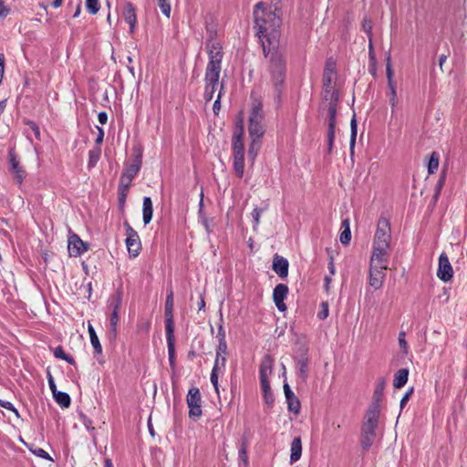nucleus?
Segmentation results:
<instances>
[{"instance_id": "nucleus-59", "label": "nucleus", "mask_w": 467, "mask_h": 467, "mask_svg": "<svg viewBox=\"0 0 467 467\" xmlns=\"http://www.w3.org/2000/svg\"><path fill=\"white\" fill-rule=\"evenodd\" d=\"M204 306H205V302H204L203 298H201L200 303H199V308L203 309Z\"/></svg>"}, {"instance_id": "nucleus-9", "label": "nucleus", "mask_w": 467, "mask_h": 467, "mask_svg": "<svg viewBox=\"0 0 467 467\" xmlns=\"http://www.w3.org/2000/svg\"><path fill=\"white\" fill-rule=\"evenodd\" d=\"M387 249L374 247L370 258V267L387 269Z\"/></svg>"}, {"instance_id": "nucleus-56", "label": "nucleus", "mask_w": 467, "mask_h": 467, "mask_svg": "<svg viewBox=\"0 0 467 467\" xmlns=\"http://www.w3.org/2000/svg\"><path fill=\"white\" fill-rule=\"evenodd\" d=\"M261 211L258 209L254 210V218L256 223H259Z\"/></svg>"}, {"instance_id": "nucleus-35", "label": "nucleus", "mask_w": 467, "mask_h": 467, "mask_svg": "<svg viewBox=\"0 0 467 467\" xmlns=\"http://www.w3.org/2000/svg\"><path fill=\"white\" fill-rule=\"evenodd\" d=\"M54 355L56 358H61L65 361H67V363L69 364H73L74 363V360L69 358L67 354H65L63 348L61 347H57L55 351H54Z\"/></svg>"}, {"instance_id": "nucleus-51", "label": "nucleus", "mask_w": 467, "mask_h": 467, "mask_svg": "<svg viewBox=\"0 0 467 467\" xmlns=\"http://www.w3.org/2000/svg\"><path fill=\"white\" fill-rule=\"evenodd\" d=\"M99 121L101 123V124H106L107 121H108V115L106 112L102 111V112H99Z\"/></svg>"}, {"instance_id": "nucleus-60", "label": "nucleus", "mask_w": 467, "mask_h": 467, "mask_svg": "<svg viewBox=\"0 0 467 467\" xmlns=\"http://www.w3.org/2000/svg\"><path fill=\"white\" fill-rule=\"evenodd\" d=\"M61 3H62V0H55L53 5L57 8L61 5Z\"/></svg>"}, {"instance_id": "nucleus-12", "label": "nucleus", "mask_w": 467, "mask_h": 467, "mask_svg": "<svg viewBox=\"0 0 467 467\" xmlns=\"http://www.w3.org/2000/svg\"><path fill=\"white\" fill-rule=\"evenodd\" d=\"M384 276V269L369 267V285L374 289L381 287Z\"/></svg>"}, {"instance_id": "nucleus-45", "label": "nucleus", "mask_w": 467, "mask_h": 467, "mask_svg": "<svg viewBox=\"0 0 467 467\" xmlns=\"http://www.w3.org/2000/svg\"><path fill=\"white\" fill-rule=\"evenodd\" d=\"M221 95L222 94H215L214 98H215V101L213 103V112L215 114H218V112L220 111V109H221V103H220V99H221Z\"/></svg>"}, {"instance_id": "nucleus-27", "label": "nucleus", "mask_w": 467, "mask_h": 467, "mask_svg": "<svg viewBox=\"0 0 467 467\" xmlns=\"http://www.w3.org/2000/svg\"><path fill=\"white\" fill-rule=\"evenodd\" d=\"M56 402L61 406L62 408H68L70 405V397L67 392L64 391H57L53 396Z\"/></svg>"}, {"instance_id": "nucleus-54", "label": "nucleus", "mask_w": 467, "mask_h": 467, "mask_svg": "<svg viewBox=\"0 0 467 467\" xmlns=\"http://www.w3.org/2000/svg\"><path fill=\"white\" fill-rule=\"evenodd\" d=\"M98 131H99V134H98V137L96 139V142L98 144L101 143L102 140H103V137H104V132H103V130L100 128V127H98Z\"/></svg>"}, {"instance_id": "nucleus-8", "label": "nucleus", "mask_w": 467, "mask_h": 467, "mask_svg": "<svg viewBox=\"0 0 467 467\" xmlns=\"http://www.w3.org/2000/svg\"><path fill=\"white\" fill-rule=\"evenodd\" d=\"M452 272V267L449 262L447 255L441 254L439 258V269L437 272L438 277L441 280L447 282L451 279Z\"/></svg>"}, {"instance_id": "nucleus-25", "label": "nucleus", "mask_w": 467, "mask_h": 467, "mask_svg": "<svg viewBox=\"0 0 467 467\" xmlns=\"http://www.w3.org/2000/svg\"><path fill=\"white\" fill-rule=\"evenodd\" d=\"M234 168L238 177L242 178L244 171V153H234Z\"/></svg>"}, {"instance_id": "nucleus-10", "label": "nucleus", "mask_w": 467, "mask_h": 467, "mask_svg": "<svg viewBox=\"0 0 467 467\" xmlns=\"http://www.w3.org/2000/svg\"><path fill=\"white\" fill-rule=\"evenodd\" d=\"M167 340H168V349H169V360L171 367H174L175 362V349H174V337H173V325L172 318L169 317L167 319Z\"/></svg>"}, {"instance_id": "nucleus-16", "label": "nucleus", "mask_w": 467, "mask_h": 467, "mask_svg": "<svg viewBox=\"0 0 467 467\" xmlns=\"http://www.w3.org/2000/svg\"><path fill=\"white\" fill-rule=\"evenodd\" d=\"M272 368L271 366H264L261 368V383L265 393V399L266 403H270L272 400H269L270 395V386L267 380L268 375L271 373Z\"/></svg>"}, {"instance_id": "nucleus-14", "label": "nucleus", "mask_w": 467, "mask_h": 467, "mask_svg": "<svg viewBox=\"0 0 467 467\" xmlns=\"http://www.w3.org/2000/svg\"><path fill=\"white\" fill-rule=\"evenodd\" d=\"M386 73H387V79H388V86L391 93V102L392 106L395 105V99H396V88L394 84L393 79V69L391 65V58L389 56L386 58Z\"/></svg>"}, {"instance_id": "nucleus-34", "label": "nucleus", "mask_w": 467, "mask_h": 467, "mask_svg": "<svg viewBox=\"0 0 467 467\" xmlns=\"http://www.w3.org/2000/svg\"><path fill=\"white\" fill-rule=\"evenodd\" d=\"M140 168V161H137L136 163L130 165L127 170L126 171L124 172L123 175L127 176V177H130V178H132L137 174V172L139 171Z\"/></svg>"}, {"instance_id": "nucleus-46", "label": "nucleus", "mask_w": 467, "mask_h": 467, "mask_svg": "<svg viewBox=\"0 0 467 467\" xmlns=\"http://www.w3.org/2000/svg\"><path fill=\"white\" fill-rule=\"evenodd\" d=\"M172 296H169L166 300V313L169 316V317H171V311H172Z\"/></svg>"}, {"instance_id": "nucleus-40", "label": "nucleus", "mask_w": 467, "mask_h": 467, "mask_svg": "<svg viewBox=\"0 0 467 467\" xmlns=\"http://www.w3.org/2000/svg\"><path fill=\"white\" fill-rule=\"evenodd\" d=\"M322 310L317 314L319 319L324 320L329 315V306L327 302H324L321 305Z\"/></svg>"}, {"instance_id": "nucleus-31", "label": "nucleus", "mask_w": 467, "mask_h": 467, "mask_svg": "<svg viewBox=\"0 0 467 467\" xmlns=\"http://www.w3.org/2000/svg\"><path fill=\"white\" fill-rule=\"evenodd\" d=\"M343 226L345 229L340 234V242L344 244H348L351 237L348 220L343 222Z\"/></svg>"}, {"instance_id": "nucleus-50", "label": "nucleus", "mask_w": 467, "mask_h": 467, "mask_svg": "<svg viewBox=\"0 0 467 467\" xmlns=\"http://www.w3.org/2000/svg\"><path fill=\"white\" fill-rule=\"evenodd\" d=\"M252 118H254L255 119L260 120V119H261V107L260 106L254 108Z\"/></svg>"}, {"instance_id": "nucleus-28", "label": "nucleus", "mask_w": 467, "mask_h": 467, "mask_svg": "<svg viewBox=\"0 0 467 467\" xmlns=\"http://www.w3.org/2000/svg\"><path fill=\"white\" fill-rule=\"evenodd\" d=\"M119 300L117 302V304L114 306L113 312L110 317V324H111V330L114 335L117 334V327L119 322Z\"/></svg>"}, {"instance_id": "nucleus-19", "label": "nucleus", "mask_w": 467, "mask_h": 467, "mask_svg": "<svg viewBox=\"0 0 467 467\" xmlns=\"http://www.w3.org/2000/svg\"><path fill=\"white\" fill-rule=\"evenodd\" d=\"M237 127H238V133L234 137V153H244V145L242 142V138L244 135V126H243L242 119H240L238 121Z\"/></svg>"}, {"instance_id": "nucleus-11", "label": "nucleus", "mask_w": 467, "mask_h": 467, "mask_svg": "<svg viewBox=\"0 0 467 467\" xmlns=\"http://www.w3.org/2000/svg\"><path fill=\"white\" fill-rule=\"evenodd\" d=\"M284 392L287 400L289 411L295 414H298L301 408L300 401L290 389V387L287 383L284 384Z\"/></svg>"}, {"instance_id": "nucleus-30", "label": "nucleus", "mask_w": 467, "mask_h": 467, "mask_svg": "<svg viewBox=\"0 0 467 467\" xmlns=\"http://www.w3.org/2000/svg\"><path fill=\"white\" fill-rule=\"evenodd\" d=\"M439 157L436 152H432L428 163V172L430 174L434 173L439 167Z\"/></svg>"}, {"instance_id": "nucleus-24", "label": "nucleus", "mask_w": 467, "mask_h": 467, "mask_svg": "<svg viewBox=\"0 0 467 467\" xmlns=\"http://www.w3.org/2000/svg\"><path fill=\"white\" fill-rule=\"evenodd\" d=\"M350 130H351V134H350L349 147H350L351 153H353L354 148H355V143H356V138H357V134H358V124H357L356 113L353 114L352 119L350 120Z\"/></svg>"}, {"instance_id": "nucleus-43", "label": "nucleus", "mask_w": 467, "mask_h": 467, "mask_svg": "<svg viewBox=\"0 0 467 467\" xmlns=\"http://www.w3.org/2000/svg\"><path fill=\"white\" fill-rule=\"evenodd\" d=\"M131 181H132V178L122 175L121 181H120V190L128 192V189L131 183Z\"/></svg>"}, {"instance_id": "nucleus-15", "label": "nucleus", "mask_w": 467, "mask_h": 467, "mask_svg": "<svg viewBox=\"0 0 467 467\" xmlns=\"http://www.w3.org/2000/svg\"><path fill=\"white\" fill-rule=\"evenodd\" d=\"M123 16L126 22L130 25V31L133 33L136 26L137 16L135 8L130 3H127L125 5V8L123 10Z\"/></svg>"}, {"instance_id": "nucleus-3", "label": "nucleus", "mask_w": 467, "mask_h": 467, "mask_svg": "<svg viewBox=\"0 0 467 467\" xmlns=\"http://www.w3.org/2000/svg\"><path fill=\"white\" fill-rule=\"evenodd\" d=\"M210 61L207 66L204 82V97L206 100H212L215 94H222L223 82L219 81L221 72V62L223 59L222 47L213 45L209 52Z\"/></svg>"}, {"instance_id": "nucleus-48", "label": "nucleus", "mask_w": 467, "mask_h": 467, "mask_svg": "<svg viewBox=\"0 0 467 467\" xmlns=\"http://www.w3.org/2000/svg\"><path fill=\"white\" fill-rule=\"evenodd\" d=\"M9 13V8L5 5V3L0 0V19L5 17Z\"/></svg>"}, {"instance_id": "nucleus-55", "label": "nucleus", "mask_w": 467, "mask_h": 467, "mask_svg": "<svg viewBox=\"0 0 467 467\" xmlns=\"http://www.w3.org/2000/svg\"><path fill=\"white\" fill-rule=\"evenodd\" d=\"M413 391V389H410L404 396L403 398L401 399L400 400V407L402 408L403 405L406 403V401L409 400L410 394L412 393Z\"/></svg>"}, {"instance_id": "nucleus-23", "label": "nucleus", "mask_w": 467, "mask_h": 467, "mask_svg": "<svg viewBox=\"0 0 467 467\" xmlns=\"http://www.w3.org/2000/svg\"><path fill=\"white\" fill-rule=\"evenodd\" d=\"M408 376H409V370L407 368H402V369H400L397 374H396V377H395V379H394V387L396 389H400L401 387H403L406 382L408 381Z\"/></svg>"}, {"instance_id": "nucleus-47", "label": "nucleus", "mask_w": 467, "mask_h": 467, "mask_svg": "<svg viewBox=\"0 0 467 467\" xmlns=\"http://www.w3.org/2000/svg\"><path fill=\"white\" fill-rule=\"evenodd\" d=\"M47 378H48L49 388H50V389L52 391V394L54 396L55 393L57 392L58 390L57 389L56 383H55L54 379H53V377H52V375L50 373H47Z\"/></svg>"}, {"instance_id": "nucleus-21", "label": "nucleus", "mask_w": 467, "mask_h": 467, "mask_svg": "<svg viewBox=\"0 0 467 467\" xmlns=\"http://www.w3.org/2000/svg\"><path fill=\"white\" fill-rule=\"evenodd\" d=\"M302 454V443L300 438H296L292 441L291 444V454H290V460L292 462H296L300 459Z\"/></svg>"}, {"instance_id": "nucleus-6", "label": "nucleus", "mask_w": 467, "mask_h": 467, "mask_svg": "<svg viewBox=\"0 0 467 467\" xmlns=\"http://www.w3.org/2000/svg\"><path fill=\"white\" fill-rule=\"evenodd\" d=\"M67 249L70 256H79L88 250V244L84 243L77 234L69 236Z\"/></svg>"}, {"instance_id": "nucleus-5", "label": "nucleus", "mask_w": 467, "mask_h": 467, "mask_svg": "<svg viewBox=\"0 0 467 467\" xmlns=\"http://www.w3.org/2000/svg\"><path fill=\"white\" fill-rule=\"evenodd\" d=\"M187 405L190 418L196 420L202 416V398L199 389L192 388L189 389L187 394Z\"/></svg>"}, {"instance_id": "nucleus-7", "label": "nucleus", "mask_w": 467, "mask_h": 467, "mask_svg": "<svg viewBox=\"0 0 467 467\" xmlns=\"http://www.w3.org/2000/svg\"><path fill=\"white\" fill-rule=\"evenodd\" d=\"M287 294L288 287L284 284L277 285L274 289L273 299L280 312H285L286 310L285 299L286 298Z\"/></svg>"}, {"instance_id": "nucleus-36", "label": "nucleus", "mask_w": 467, "mask_h": 467, "mask_svg": "<svg viewBox=\"0 0 467 467\" xmlns=\"http://www.w3.org/2000/svg\"><path fill=\"white\" fill-rule=\"evenodd\" d=\"M86 7L91 15H96L99 8V0H86Z\"/></svg>"}, {"instance_id": "nucleus-2", "label": "nucleus", "mask_w": 467, "mask_h": 467, "mask_svg": "<svg viewBox=\"0 0 467 467\" xmlns=\"http://www.w3.org/2000/svg\"><path fill=\"white\" fill-rule=\"evenodd\" d=\"M337 73L335 67L330 64L327 66L324 75V99L327 103L329 111V123H328V151L330 152L333 147L336 128V115L337 104L338 101V90L336 88Z\"/></svg>"}, {"instance_id": "nucleus-64", "label": "nucleus", "mask_w": 467, "mask_h": 467, "mask_svg": "<svg viewBox=\"0 0 467 467\" xmlns=\"http://www.w3.org/2000/svg\"><path fill=\"white\" fill-rule=\"evenodd\" d=\"M80 14V6H78L76 13L74 14V17H78Z\"/></svg>"}, {"instance_id": "nucleus-37", "label": "nucleus", "mask_w": 467, "mask_h": 467, "mask_svg": "<svg viewBox=\"0 0 467 467\" xmlns=\"http://www.w3.org/2000/svg\"><path fill=\"white\" fill-rule=\"evenodd\" d=\"M158 2H159V6H160L162 14L167 18H169L170 15H171V5H170V4L168 3L167 0H158Z\"/></svg>"}, {"instance_id": "nucleus-53", "label": "nucleus", "mask_w": 467, "mask_h": 467, "mask_svg": "<svg viewBox=\"0 0 467 467\" xmlns=\"http://www.w3.org/2000/svg\"><path fill=\"white\" fill-rule=\"evenodd\" d=\"M99 158V151L93 152L90 154L89 162L91 164H95L98 161Z\"/></svg>"}, {"instance_id": "nucleus-18", "label": "nucleus", "mask_w": 467, "mask_h": 467, "mask_svg": "<svg viewBox=\"0 0 467 467\" xmlns=\"http://www.w3.org/2000/svg\"><path fill=\"white\" fill-rule=\"evenodd\" d=\"M249 133L254 141L262 138L264 130L260 125V120L255 119L254 118H250Z\"/></svg>"}, {"instance_id": "nucleus-33", "label": "nucleus", "mask_w": 467, "mask_h": 467, "mask_svg": "<svg viewBox=\"0 0 467 467\" xmlns=\"http://www.w3.org/2000/svg\"><path fill=\"white\" fill-rule=\"evenodd\" d=\"M29 451L35 454L37 457H40L42 459L47 460L50 462H54V459L43 449H33L31 447H28Z\"/></svg>"}, {"instance_id": "nucleus-20", "label": "nucleus", "mask_w": 467, "mask_h": 467, "mask_svg": "<svg viewBox=\"0 0 467 467\" xmlns=\"http://www.w3.org/2000/svg\"><path fill=\"white\" fill-rule=\"evenodd\" d=\"M153 209H152V202L150 197H145L143 199V208H142V214H143V222L145 224L150 223L152 218Z\"/></svg>"}, {"instance_id": "nucleus-1", "label": "nucleus", "mask_w": 467, "mask_h": 467, "mask_svg": "<svg viewBox=\"0 0 467 467\" xmlns=\"http://www.w3.org/2000/svg\"><path fill=\"white\" fill-rule=\"evenodd\" d=\"M254 22L257 26V35L262 42L264 52L267 55L273 53L275 58L282 62V58L275 54L279 44L278 28L280 19L273 11H266L264 3L256 4L254 11Z\"/></svg>"}, {"instance_id": "nucleus-39", "label": "nucleus", "mask_w": 467, "mask_h": 467, "mask_svg": "<svg viewBox=\"0 0 467 467\" xmlns=\"http://www.w3.org/2000/svg\"><path fill=\"white\" fill-rule=\"evenodd\" d=\"M239 456H240L242 462L246 467L248 465V455H247V449H246L245 441H244L242 444V447L239 451Z\"/></svg>"}, {"instance_id": "nucleus-42", "label": "nucleus", "mask_w": 467, "mask_h": 467, "mask_svg": "<svg viewBox=\"0 0 467 467\" xmlns=\"http://www.w3.org/2000/svg\"><path fill=\"white\" fill-rule=\"evenodd\" d=\"M211 381L213 385L216 394L219 395L220 389H219V384H218V371L217 370H213V369L212 370Z\"/></svg>"}, {"instance_id": "nucleus-41", "label": "nucleus", "mask_w": 467, "mask_h": 467, "mask_svg": "<svg viewBox=\"0 0 467 467\" xmlns=\"http://www.w3.org/2000/svg\"><path fill=\"white\" fill-rule=\"evenodd\" d=\"M0 406L14 412L17 419L20 418L18 410L9 401H4L0 399Z\"/></svg>"}, {"instance_id": "nucleus-63", "label": "nucleus", "mask_w": 467, "mask_h": 467, "mask_svg": "<svg viewBox=\"0 0 467 467\" xmlns=\"http://www.w3.org/2000/svg\"><path fill=\"white\" fill-rule=\"evenodd\" d=\"M82 266H83V269H84L85 273L88 274V265L85 263H82Z\"/></svg>"}, {"instance_id": "nucleus-29", "label": "nucleus", "mask_w": 467, "mask_h": 467, "mask_svg": "<svg viewBox=\"0 0 467 467\" xmlns=\"http://www.w3.org/2000/svg\"><path fill=\"white\" fill-rule=\"evenodd\" d=\"M219 332L222 334V337L219 340L216 355L225 357L227 354V344L224 339V333L223 332L222 327H219Z\"/></svg>"}, {"instance_id": "nucleus-58", "label": "nucleus", "mask_w": 467, "mask_h": 467, "mask_svg": "<svg viewBox=\"0 0 467 467\" xmlns=\"http://www.w3.org/2000/svg\"><path fill=\"white\" fill-rule=\"evenodd\" d=\"M446 59H447V57H446L445 55H442V56H441V57H440L439 66H440V68H441V70H442V66H443V64L445 63Z\"/></svg>"}, {"instance_id": "nucleus-13", "label": "nucleus", "mask_w": 467, "mask_h": 467, "mask_svg": "<svg viewBox=\"0 0 467 467\" xmlns=\"http://www.w3.org/2000/svg\"><path fill=\"white\" fill-rule=\"evenodd\" d=\"M274 271L282 278L288 275V261L282 256L275 255L273 262Z\"/></svg>"}, {"instance_id": "nucleus-17", "label": "nucleus", "mask_w": 467, "mask_h": 467, "mask_svg": "<svg viewBox=\"0 0 467 467\" xmlns=\"http://www.w3.org/2000/svg\"><path fill=\"white\" fill-rule=\"evenodd\" d=\"M126 244L129 254L136 257L141 249V244L139 235L128 236L126 239Z\"/></svg>"}, {"instance_id": "nucleus-52", "label": "nucleus", "mask_w": 467, "mask_h": 467, "mask_svg": "<svg viewBox=\"0 0 467 467\" xmlns=\"http://www.w3.org/2000/svg\"><path fill=\"white\" fill-rule=\"evenodd\" d=\"M28 125L31 127V129L35 132L36 139H39L40 131H39V128L37 127V125L34 122H29Z\"/></svg>"}, {"instance_id": "nucleus-4", "label": "nucleus", "mask_w": 467, "mask_h": 467, "mask_svg": "<svg viewBox=\"0 0 467 467\" xmlns=\"http://www.w3.org/2000/svg\"><path fill=\"white\" fill-rule=\"evenodd\" d=\"M390 240V226L386 219H380L378 222L377 231L375 234L374 247L381 249H389Z\"/></svg>"}, {"instance_id": "nucleus-26", "label": "nucleus", "mask_w": 467, "mask_h": 467, "mask_svg": "<svg viewBox=\"0 0 467 467\" xmlns=\"http://www.w3.org/2000/svg\"><path fill=\"white\" fill-rule=\"evenodd\" d=\"M88 334H89V337H90V342H91L92 347L94 348L95 351L98 354H101L102 353V347L100 345L99 339V337H98V336L96 334V331H95L94 327H92V325H88Z\"/></svg>"}, {"instance_id": "nucleus-22", "label": "nucleus", "mask_w": 467, "mask_h": 467, "mask_svg": "<svg viewBox=\"0 0 467 467\" xmlns=\"http://www.w3.org/2000/svg\"><path fill=\"white\" fill-rule=\"evenodd\" d=\"M9 158H10V162L12 165V170L15 172L16 177L18 180V182L21 184L23 182L22 170L19 166V162L16 161L14 150H10Z\"/></svg>"}, {"instance_id": "nucleus-38", "label": "nucleus", "mask_w": 467, "mask_h": 467, "mask_svg": "<svg viewBox=\"0 0 467 467\" xmlns=\"http://www.w3.org/2000/svg\"><path fill=\"white\" fill-rule=\"evenodd\" d=\"M226 357L216 355L214 365L213 369L219 371L221 368L225 367Z\"/></svg>"}, {"instance_id": "nucleus-62", "label": "nucleus", "mask_w": 467, "mask_h": 467, "mask_svg": "<svg viewBox=\"0 0 467 467\" xmlns=\"http://www.w3.org/2000/svg\"><path fill=\"white\" fill-rule=\"evenodd\" d=\"M105 465H106V467H113L110 460H109V459H107L105 461Z\"/></svg>"}, {"instance_id": "nucleus-32", "label": "nucleus", "mask_w": 467, "mask_h": 467, "mask_svg": "<svg viewBox=\"0 0 467 467\" xmlns=\"http://www.w3.org/2000/svg\"><path fill=\"white\" fill-rule=\"evenodd\" d=\"M377 421H378V410H375L374 411L371 412V414L368 420V428L371 434H373V432H374V430L377 426Z\"/></svg>"}, {"instance_id": "nucleus-57", "label": "nucleus", "mask_w": 467, "mask_h": 467, "mask_svg": "<svg viewBox=\"0 0 467 467\" xmlns=\"http://www.w3.org/2000/svg\"><path fill=\"white\" fill-rule=\"evenodd\" d=\"M127 233L128 236L138 235V234L129 224H127Z\"/></svg>"}, {"instance_id": "nucleus-49", "label": "nucleus", "mask_w": 467, "mask_h": 467, "mask_svg": "<svg viewBox=\"0 0 467 467\" xmlns=\"http://www.w3.org/2000/svg\"><path fill=\"white\" fill-rule=\"evenodd\" d=\"M126 197H127V191L120 190V195H119V208L121 210L124 209L125 202H126Z\"/></svg>"}, {"instance_id": "nucleus-44", "label": "nucleus", "mask_w": 467, "mask_h": 467, "mask_svg": "<svg viewBox=\"0 0 467 467\" xmlns=\"http://www.w3.org/2000/svg\"><path fill=\"white\" fill-rule=\"evenodd\" d=\"M399 344L400 346V348H402L403 352L404 353H407L408 352V345H407V341L405 339V332H400L399 334Z\"/></svg>"}, {"instance_id": "nucleus-61", "label": "nucleus", "mask_w": 467, "mask_h": 467, "mask_svg": "<svg viewBox=\"0 0 467 467\" xmlns=\"http://www.w3.org/2000/svg\"><path fill=\"white\" fill-rule=\"evenodd\" d=\"M306 363H303L302 366H301V373L303 375L306 374Z\"/></svg>"}]
</instances>
